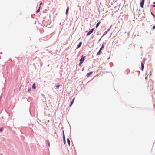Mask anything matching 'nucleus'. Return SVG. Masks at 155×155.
<instances>
[{"instance_id": "4", "label": "nucleus", "mask_w": 155, "mask_h": 155, "mask_svg": "<svg viewBox=\"0 0 155 155\" xmlns=\"http://www.w3.org/2000/svg\"><path fill=\"white\" fill-rule=\"evenodd\" d=\"M92 72H91L90 73H87L86 74V76L87 77H89L90 75H91L92 74Z\"/></svg>"}, {"instance_id": "20", "label": "nucleus", "mask_w": 155, "mask_h": 155, "mask_svg": "<svg viewBox=\"0 0 155 155\" xmlns=\"http://www.w3.org/2000/svg\"><path fill=\"white\" fill-rule=\"evenodd\" d=\"M59 86H60L59 85H58L57 86H56L57 88L58 89L59 87Z\"/></svg>"}, {"instance_id": "14", "label": "nucleus", "mask_w": 155, "mask_h": 155, "mask_svg": "<svg viewBox=\"0 0 155 155\" xmlns=\"http://www.w3.org/2000/svg\"><path fill=\"white\" fill-rule=\"evenodd\" d=\"M68 10H69V7H68L67 9V10H66V14H67L68 11Z\"/></svg>"}, {"instance_id": "26", "label": "nucleus", "mask_w": 155, "mask_h": 155, "mask_svg": "<svg viewBox=\"0 0 155 155\" xmlns=\"http://www.w3.org/2000/svg\"><path fill=\"white\" fill-rule=\"evenodd\" d=\"M153 4H155V2H153Z\"/></svg>"}, {"instance_id": "10", "label": "nucleus", "mask_w": 155, "mask_h": 155, "mask_svg": "<svg viewBox=\"0 0 155 155\" xmlns=\"http://www.w3.org/2000/svg\"><path fill=\"white\" fill-rule=\"evenodd\" d=\"M74 99H75V98H74L73 99V100H72V101H71V104H70V107L71 106L72 104H73V102H74Z\"/></svg>"}, {"instance_id": "17", "label": "nucleus", "mask_w": 155, "mask_h": 155, "mask_svg": "<svg viewBox=\"0 0 155 155\" xmlns=\"http://www.w3.org/2000/svg\"><path fill=\"white\" fill-rule=\"evenodd\" d=\"M104 45H102V46L101 48H100V49H102L104 48Z\"/></svg>"}, {"instance_id": "2", "label": "nucleus", "mask_w": 155, "mask_h": 155, "mask_svg": "<svg viewBox=\"0 0 155 155\" xmlns=\"http://www.w3.org/2000/svg\"><path fill=\"white\" fill-rule=\"evenodd\" d=\"M85 56H84L83 55L82 56L80 60V61L82 62H83L84 60Z\"/></svg>"}, {"instance_id": "9", "label": "nucleus", "mask_w": 155, "mask_h": 155, "mask_svg": "<svg viewBox=\"0 0 155 155\" xmlns=\"http://www.w3.org/2000/svg\"><path fill=\"white\" fill-rule=\"evenodd\" d=\"M82 44V42H80L79 45L77 46V48H79L80 46H81V45Z\"/></svg>"}, {"instance_id": "16", "label": "nucleus", "mask_w": 155, "mask_h": 155, "mask_svg": "<svg viewBox=\"0 0 155 155\" xmlns=\"http://www.w3.org/2000/svg\"><path fill=\"white\" fill-rule=\"evenodd\" d=\"M82 63V62H80V63L79 64V66H80L81 65Z\"/></svg>"}, {"instance_id": "1", "label": "nucleus", "mask_w": 155, "mask_h": 155, "mask_svg": "<svg viewBox=\"0 0 155 155\" xmlns=\"http://www.w3.org/2000/svg\"><path fill=\"white\" fill-rule=\"evenodd\" d=\"M94 28H93L89 31V32L87 34V36H88L90 35L91 33H92L93 31Z\"/></svg>"}, {"instance_id": "24", "label": "nucleus", "mask_w": 155, "mask_h": 155, "mask_svg": "<svg viewBox=\"0 0 155 155\" xmlns=\"http://www.w3.org/2000/svg\"><path fill=\"white\" fill-rule=\"evenodd\" d=\"M145 78L146 79H147V76H146V77H145Z\"/></svg>"}, {"instance_id": "18", "label": "nucleus", "mask_w": 155, "mask_h": 155, "mask_svg": "<svg viewBox=\"0 0 155 155\" xmlns=\"http://www.w3.org/2000/svg\"><path fill=\"white\" fill-rule=\"evenodd\" d=\"M3 130V128H0V132L2 131Z\"/></svg>"}, {"instance_id": "8", "label": "nucleus", "mask_w": 155, "mask_h": 155, "mask_svg": "<svg viewBox=\"0 0 155 155\" xmlns=\"http://www.w3.org/2000/svg\"><path fill=\"white\" fill-rule=\"evenodd\" d=\"M32 88L34 89H35L36 88V85L35 83H34L33 84Z\"/></svg>"}, {"instance_id": "7", "label": "nucleus", "mask_w": 155, "mask_h": 155, "mask_svg": "<svg viewBox=\"0 0 155 155\" xmlns=\"http://www.w3.org/2000/svg\"><path fill=\"white\" fill-rule=\"evenodd\" d=\"M141 70L142 71H143V69H144V65L142 63H141Z\"/></svg>"}, {"instance_id": "23", "label": "nucleus", "mask_w": 155, "mask_h": 155, "mask_svg": "<svg viewBox=\"0 0 155 155\" xmlns=\"http://www.w3.org/2000/svg\"><path fill=\"white\" fill-rule=\"evenodd\" d=\"M153 29H155V26H154L153 27Z\"/></svg>"}, {"instance_id": "12", "label": "nucleus", "mask_w": 155, "mask_h": 155, "mask_svg": "<svg viewBox=\"0 0 155 155\" xmlns=\"http://www.w3.org/2000/svg\"><path fill=\"white\" fill-rule=\"evenodd\" d=\"M100 23H101V22L100 21H99V22H98V23H97V24H96V28H97L98 27Z\"/></svg>"}, {"instance_id": "22", "label": "nucleus", "mask_w": 155, "mask_h": 155, "mask_svg": "<svg viewBox=\"0 0 155 155\" xmlns=\"http://www.w3.org/2000/svg\"><path fill=\"white\" fill-rule=\"evenodd\" d=\"M42 4V2H41L40 3V5H39V6H40V7H41V5Z\"/></svg>"}, {"instance_id": "21", "label": "nucleus", "mask_w": 155, "mask_h": 155, "mask_svg": "<svg viewBox=\"0 0 155 155\" xmlns=\"http://www.w3.org/2000/svg\"><path fill=\"white\" fill-rule=\"evenodd\" d=\"M31 88H29L28 89V92L30 91L31 90Z\"/></svg>"}, {"instance_id": "5", "label": "nucleus", "mask_w": 155, "mask_h": 155, "mask_svg": "<svg viewBox=\"0 0 155 155\" xmlns=\"http://www.w3.org/2000/svg\"><path fill=\"white\" fill-rule=\"evenodd\" d=\"M101 49H100L99 51L97 54V55H99L101 53Z\"/></svg>"}, {"instance_id": "19", "label": "nucleus", "mask_w": 155, "mask_h": 155, "mask_svg": "<svg viewBox=\"0 0 155 155\" xmlns=\"http://www.w3.org/2000/svg\"><path fill=\"white\" fill-rule=\"evenodd\" d=\"M63 140H64V144H65V143H66L65 139H63Z\"/></svg>"}, {"instance_id": "15", "label": "nucleus", "mask_w": 155, "mask_h": 155, "mask_svg": "<svg viewBox=\"0 0 155 155\" xmlns=\"http://www.w3.org/2000/svg\"><path fill=\"white\" fill-rule=\"evenodd\" d=\"M63 139H65V136H64V131L63 132Z\"/></svg>"}, {"instance_id": "3", "label": "nucleus", "mask_w": 155, "mask_h": 155, "mask_svg": "<svg viewBox=\"0 0 155 155\" xmlns=\"http://www.w3.org/2000/svg\"><path fill=\"white\" fill-rule=\"evenodd\" d=\"M144 2V0H142L140 2V5L141 8H143V5Z\"/></svg>"}, {"instance_id": "6", "label": "nucleus", "mask_w": 155, "mask_h": 155, "mask_svg": "<svg viewBox=\"0 0 155 155\" xmlns=\"http://www.w3.org/2000/svg\"><path fill=\"white\" fill-rule=\"evenodd\" d=\"M110 28H110L109 29L105 31L104 33V35H106L109 31V30L110 29Z\"/></svg>"}, {"instance_id": "13", "label": "nucleus", "mask_w": 155, "mask_h": 155, "mask_svg": "<svg viewBox=\"0 0 155 155\" xmlns=\"http://www.w3.org/2000/svg\"><path fill=\"white\" fill-rule=\"evenodd\" d=\"M40 10V6L39 7V9L37 11L36 13H38L39 12Z\"/></svg>"}, {"instance_id": "25", "label": "nucleus", "mask_w": 155, "mask_h": 155, "mask_svg": "<svg viewBox=\"0 0 155 155\" xmlns=\"http://www.w3.org/2000/svg\"><path fill=\"white\" fill-rule=\"evenodd\" d=\"M152 7H155V5H153L152 6Z\"/></svg>"}, {"instance_id": "11", "label": "nucleus", "mask_w": 155, "mask_h": 155, "mask_svg": "<svg viewBox=\"0 0 155 155\" xmlns=\"http://www.w3.org/2000/svg\"><path fill=\"white\" fill-rule=\"evenodd\" d=\"M67 143L68 144V145H69V146H70V140L69 139H68V138L67 139Z\"/></svg>"}]
</instances>
